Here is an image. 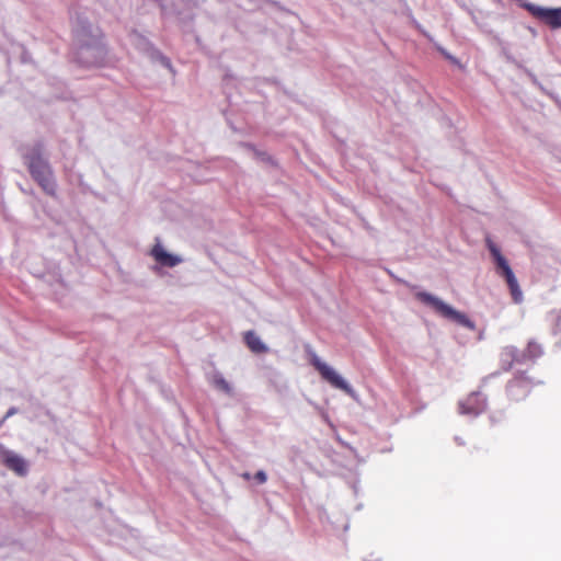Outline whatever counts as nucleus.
I'll return each instance as SVG.
<instances>
[{
    "instance_id": "f257e3e1",
    "label": "nucleus",
    "mask_w": 561,
    "mask_h": 561,
    "mask_svg": "<svg viewBox=\"0 0 561 561\" xmlns=\"http://www.w3.org/2000/svg\"><path fill=\"white\" fill-rule=\"evenodd\" d=\"M72 32L77 62L84 67L102 65L106 49L99 26L92 24L84 13H76L72 18Z\"/></svg>"
},
{
    "instance_id": "f03ea898",
    "label": "nucleus",
    "mask_w": 561,
    "mask_h": 561,
    "mask_svg": "<svg viewBox=\"0 0 561 561\" xmlns=\"http://www.w3.org/2000/svg\"><path fill=\"white\" fill-rule=\"evenodd\" d=\"M22 159L32 179L49 196L57 194V182L54 170L45 154L44 146L41 142L26 146L22 150Z\"/></svg>"
},
{
    "instance_id": "7ed1b4c3",
    "label": "nucleus",
    "mask_w": 561,
    "mask_h": 561,
    "mask_svg": "<svg viewBox=\"0 0 561 561\" xmlns=\"http://www.w3.org/2000/svg\"><path fill=\"white\" fill-rule=\"evenodd\" d=\"M415 296L420 301L432 307L442 317L449 319V320L458 323L459 325L468 328L469 330L476 329V324L473 321H471L465 313H462V312L454 309L451 306L447 305L440 298H438L430 293H426V291H419V293H416Z\"/></svg>"
},
{
    "instance_id": "20e7f679",
    "label": "nucleus",
    "mask_w": 561,
    "mask_h": 561,
    "mask_svg": "<svg viewBox=\"0 0 561 561\" xmlns=\"http://www.w3.org/2000/svg\"><path fill=\"white\" fill-rule=\"evenodd\" d=\"M311 364L320 373L321 377L330 382L334 388L344 391L353 399H357L356 391L350 386V383L339 375L332 367L322 362L314 352H310Z\"/></svg>"
},
{
    "instance_id": "39448f33",
    "label": "nucleus",
    "mask_w": 561,
    "mask_h": 561,
    "mask_svg": "<svg viewBox=\"0 0 561 561\" xmlns=\"http://www.w3.org/2000/svg\"><path fill=\"white\" fill-rule=\"evenodd\" d=\"M523 8L526 9L534 18L546 23L551 28L561 27V7L545 8L530 2H525Z\"/></svg>"
},
{
    "instance_id": "423d86ee",
    "label": "nucleus",
    "mask_w": 561,
    "mask_h": 561,
    "mask_svg": "<svg viewBox=\"0 0 561 561\" xmlns=\"http://www.w3.org/2000/svg\"><path fill=\"white\" fill-rule=\"evenodd\" d=\"M486 409V399L481 392H472L465 401L459 403V413L478 416Z\"/></svg>"
},
{
    "instance_id": "0eeeda50",
    "label": "nucleus",
    "mask_w": 561,
    "mask_h": 561,
    "mask_svg": "<svg viewBox=\"0 0 561 561\" xmlns=\"http://www.w3.org/2000/svg\"><path fill=\"white\" fill-rule=\"evenodd\" d=\"M130 42L135 44L140 50H149L152 59H157L168 69H172L171 61L168 57L162 55L159 50L151 49L150 43L137 32L130 34Z\"/></svg>"
},
{
    "instance_id": "6e6552de",
    "label": "nucleus",
    "mask_w": 561,
    "mask_h": 561,
    "mask_svg": "<svg viewBox=\"0 0 561 561\" xmlns=\"http://www.w3.org/2000/svg\"><path fill=\"white\" fill-rule=\"evenodd\" d=\"M529 379L525 373H518L507 385L508 394L515 400L524 398L529 391Z\"/></svg>"
},
{
    "instance_id": "1a4fd4ad",
    "label": "nucleus",
    "mask_w": 561,
    "mask_h": 561,
    "mask_svg": "<svg viewBox=\"0 0 561 561\" xmlns=\"http://www.w3.org/2000/svg\"><path fill=\"white\" fill-rule=\"evenodd\" d=\"M3 463L4 466L14 471L18 476H21V477H24L26 476L27 471H28V466H27V462L26 460L21 457L20 455L11 451V450H5L3 454Z\"/></svg>"
},
{
    "instance_id": "9d476101",
    "label": "nucleus",
    "mask_w": 561,
    "mask_h": 561,
    "mask_svg": "<svg viewBox=\"0 0 561 561\" xmlns=\"http://www.w3.org/2000/svg\"><path fill=\"white\" fill-rule=\"evenodd\" d=\"M151 255L159 264L167 267H174L182 262V257L167 252L160 243L152 248Z\"/></svg>"
},
{
    "instance_id": "9b49d317",
    "label": "nucleus",
    "mask_w": 561,
    "mask_h": 561,
    "mask_svg": "<svg viewBox=\"0 0 561 561\" xmlns=\"http://www.w3.org/2000/svg\"><path fill=\"white\" fill-rule=\"evenodd\" d=\"M501 366L504 370H510L514 363L524 364L520 351L513 346H505L500 354Z\"/></svg>"
},
{
    "instance_id": "f8f14e48",
    "label": "nucleus",
    "mask_w": 561,
    "mask_h": 561,
    "mask_svg": "<svg viewBox=\"0 0 561 561\" xmlns=\"http://www.w3.org/2000/svg\"><path fill=\"white\" fill-rule=\"evenodd\" d=\"M244 342H245L247 346L253 353H256V354L265 353L268 350L267 346L262 342L260 336L253 331H248L244 334Z\"/></svg>"
},
{
    "instance_id": "ddd939ff",
    "label": "nucleus",
    "mask_w": 561,
    "mask_h": 561,
    "mask_svg": "<svg viewBox=\"0 0 561 561\" xmlns=\"http://www.w3.org/2000/svg\"><path fill=\"white\" fill-rule=\"evenodd\" d=\"M523 362L535 360L543 354V350L536 341L530 340L525 351L520 352Z\"/></svg>"
},
{
    "instance_id": "4468645a",
    "label": "nucleus",
    "mask_w": 561,
    "mask_h": 561,
    "mask_svg": "<svg viewBox=\"0 0 561 561\" xmlns=\"http://www.w3.org/2000/svg\"><path fill=\"white\" fill-rule=\"evenodd\" d=\"M211 385L216 389L225 392L228 396H232V393H233L231 385L218 371L213 375V377H211Z\"/></svg>"
},
{
    "instance_id": "2eb2a0df",
    "label": "nucleus",
    "mask_w": 561,
    "mask_h": 561,
    "mask_svg": "<svg viewBox=\"0 0 561 561\" xmlns=\"http://www.w3.org/2000/svg\"><path fill=\"white\" fill-rule=\"evenodd\" d=\"M500 266H497V273L505 278L506 283H512L517 279L507 262V260H500Z\"/></svg>"
},
{
    "instance_id": "dca6fc26",
    "label": "nucleus",
    "mask_w": 561,
    "mask_h": 561,
    "mask_svg": "<svg viewBox=\"0 0 561 561\" xmlns=\"http://www.w3.org/2000/svg\"><path fill=\"white\" fill-rule=\"evenodd\" d=\"M500 266H497V273L505 278L506 283H512L517 279L507 262V260H500Z\"/></svg>"
},
{
    "instance_id": "f3484780",
    "label": "nucleus",
    "mask_w": 561,
    "mask_h": 561,
    "mask_svg": "<svg viewBox=\"0 0 561 561\" xmlns=\"http://www.w3.org/2000/svg\"><path fill=\"white\" fill-rule=\"evenodd\" d=\"M507 286L510 288L512 298L514 302L519 304L523 301V293L518 285L517 279L513 280L512 283H507Z\"/></svg>"
},
{
    "instance_id": "a211bd4d",
    "label": "nucleus",
    "mask_w": 561,
    "mask_h": 561,
    "mask_svg": "<svg viewBox=\"0 0 561 561\" xmlns=\"http://www.w3.org/2000/svg\"><path fill=\"white\" fill-rule=\"evenodd\" d=\"M489 250L492 254V256L494 257V261L496 263V267L500 266V260H506L500 252L499 248L493 244V243H489Z\"/></svg>"
},
{
    "instance_id": "6ab92c4d",
    "label": "nucleus",
    "mask_w": 561,
    "mask_h": 561,
    "mask_svg": "<svg viewBox=\"0 0 561 561\" xmlns=\"http://www.w3.org/2000/svg\"><path fill=\"white\" fill-rule=\"evenodd\" d=\"M552 333L560 334L561 333V311L552 313Z\"/></svg>"
},
{
    "instance_id": "aec40b11",
    "label": "nucleus",
    "mask_w": 561,
    "mask_h": 561,
    "mask_svg": "<svg viewBox=\"0 0 561 561\" xmlns=\"http://www.w3.org/2000/svg\"><path fill=\"white\" fill-rule=\"evenodd\" d=\"M254 479L257 481V483L263 484L267 480V474L264 470H259L255 473Z\"/></svg>"
},
{
    "instance_id": "412c9836",
    "label": "nucleus",
    "mask_w": 561,
    "mask_h": 561,
    "mask_svg": "<svg viewBox=\"0 0 561 561\" xmlns=\"http://www.w3.org/2000/svg\"><path fill=\"white\" fill-rule=\"evenodd\" d=\"M439 50H440V53H442V54H443L447 59H449L451 62H454V64H458V60H457L454 56H451L449 53H447L445 49L439 48Z\"/></svg>"
},
{
    "instance_id": "4be33fe9",
    "label": "nucleus",
    "mask_w": 561,
    "mask_h": 561,
    "mask_svg": "<svg viewBox=\"0 0 561 561\" xmlns=\"http://www.w3.org/2000/svg\"><path fill=\"white\" fill-rule=\"evenodd\" d=\"M15 412H16L15 408H11V409L7 412L5 417H9V416L13 415Z\"/></svg>"
},
{
    "instance_id": "5701e85b",
    "label": "nucleus",
    "mask_w": 561,
    "mask_h": 561,
    "mask_svg": "<svg viewBox=\"0 0 561 561\" xmlns=\"http://www.w3.org/2000/svg\"><path fill=\"white\" fill-rule=\"evenodd\" d=\"M241 477L245 480H250L251 479V474L249 472H244L241 474Z\"/></svg>"
},
{
    "instance_id": "b1692460",
    "label": "nucleus",
    "mask_w": 561,
    "mask_h": 561,
    "mask_svg": "<svg viewBox=\"0 0 561 561\" xmlns=\"http://www.w3.org/2000/svg\"><path fill=\"white\" fill-rule=\"evenodd\" d=\"M456 440L458 442L459 445H462L463 443L461 442V439H458L456 438Z\"/></svg>"
},
{
    "instance_id": "393cba45",
    "label": "nucleus",
    "mask_w": 561,
    "mask_h": 561,
    "mask_svg": "<svg viewBox=\"0 0 561 561\" xmlns=\"http://www.w3.org/2000/svg\"><path fill=\"white\" fill-rule=\"evenodd\" d=\"M533 81H534V83H536V84L538 83V82H537V79H536L535 77H533Z\"/></svg>"
}]
</instances>
